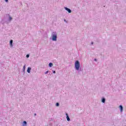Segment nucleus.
<instances>
[{
	"mask_svg": "<svg viewBox=\"0 0 126 126\" xmlns=\"http://www.w3.org/2000/svg\"><path fill=\"white\" fill-rule=\"evenodd\" d=\"M64 22H66V23H67V21H66V20H65V19H64Z\"/></svg>",
	"mask_w": 126,
	"mask_h": 126,
	"instance_id": "obj_16",
	"label": "nucleus"
},
{
	"mask_svg": "<svg viewBox=\"0 0 126 126\" xmlns=\"http://www.w3.org/2000/svg\"><path fill=\"white\" fill-rule=\"evenodd\" d=\"M23 126H27V122H26V121H24L23 123Z\"/></svg>",
	"mask_w": 126,
	"mask_h": 126,
	"instance_id": "obj_7",
	"label": "nucleus"
},
{
	"mask_svg": "<svg viewBox=\"0 0 126 126\" xmlns=\"http://www.w3.org/2000/svg\"><path fill=\"white\" fill-rule=\"evenodd\" d=\"M94 61H95V62H97V59H95Z\"/></svg>",
	"mask_w": 126,
	"mask_h": 126,
	"instance_id": "obj_21",
	"label": "nucleus"
},
{
	"mask_svg": "<svg viewBox=\"0 0 126 126\" xmlns=\"http://www.w3.org/2000/svg\"><path fill=\"white\" fill-rule=\"evenodd\" d=\"M36 113H35V114H34V116H36Z\"/></svg>",
	"mask_w": 126,
	"mask_h": 126,
	"instance_id": "obj_22",
	"label": "nucleus"
},
{
	"mask_svg": "<svg viewBox=\"0 0 126 126\" xmlns=\"http://www.w3.org/2000/svg\"><path fill=\"white\" fill-rule=\"evenodd\" d=\"M53 73H56V71H53Z\"/></svg>",
	"mask_w": 126,
	"mask_h": 126,
	"instance_id": "obj_19",
	"label": "nucleus"
},
{
	"mask_svg": "<svg viewBox=\"0 0 126 126\" xmlns=\"http://www.w3.org/2000/svg\"><path fill=\"white\" fill-rule=\"evenodd\" d=\"M6 16L9 17L8 21H11L12 20V18L9 15V14H6Z\"/></svg>",
	"mask_w": 126,
	"mask_h": 126,
	"instance_id": "obj_4",
	"label": "nucleus"
},
{
	"mask_svg": "<svg viewBox=\"0 0 126 126\" xmlns=\"http://www.w3.org/2000/svg\"><path fill=\"white\" fill-rule=\"evenodd\" d=\"M27 72L30 73L31 72V67H28L27 69Z\"/></svg>",
	"mask_w": 126,
	"mask_h": 126,
	"instance_id": "obj_5",
	"label": "nucleus"
},
{
	"mask_svg": "<svg viewBox=\"0 0 126 126\" xmlns=\"http://www.w3.org/2000/svg\"><path fill=\"white\" fill-rule=\"evenodd\" d=\"M59 106H60V103L59 102L56 103V107H59Z\"/></svg>",
	"mask_w": 126,
	"mask_h": 126,
	"instance_id": "obj_13",
	"label": "nucleus"
},
{
	"mask_svg": "<svg viewBox=\"0 0 126 126\" xmlns=\"http://www.w3.org/2000/svg\"><path fill=\"white\" fill-rule=\"evenodd\" d=\"M51 36L52 41H57V39H58V34L57 32H52Z\"/></svg>",
	"mask_w": 126,
	"mask_h": 126,
	"instance_id": "obj_1",
	"label": "nucleus"
},
{
	"mask_svg": "<svg viewBox=\"0 0 126 126\" xmlns=\"http://www.w3.org/2000/svg\"><path fill=\"white\" fill-rule=\"evenodd\" d=\"M119 108H120V112L122 113L123 112V110L124 109V108L123 107V106L120 105Z\"/></svg>",
	"mask_w": 126,
	"mask_h": 126,
	"instance_id": "obj_6",
	"label": "nucleus"
},
{
	"mask_svg": "<svg viewBox=\"0 0 126 126\" xmlns=\"http://www.w3.org/2000/svg\"><path fill=\"white\" fill-rule=\"evenodd\" d=\"M26 58H29V54L26 55Z\"/></svg>",
	"mask_w": 126,
	"mask_h": 126,
	"instance_id": "obj_15",
	"label": "nucleus"
},
{
	"mask_svg": "<svg viewBox=\"0 0 126 126\" xmlns=\"http://www.w3.org/2000/svg\"><path fill=\"white\" fill-rule=\"evenodd\" d=\"M5 2H8V0H4Z\"/></svg>",
	"mask_w": 126,
	"mask_h": 126,
	"instance_id": "obj_17",
	"label": "nucleus"
},
{
	"mask_svg": "<svg viewBox=\"0 0 126 126\" xmlns=\"http://www.w3.org/2000/svg\"><path fill=\"white\" fill-rule=\"evenodd\" d=\"M66 117H67V116H68V114L67 113H66Z\"/></svg>",
	"mask_w": 126,
	"mask_h": 126,
	"instance_id": "obj_20",
	"label": "nucleus"
},
{
	"mask_svg": "<svg viewBox=\"0 0 126 126\" xmlns=\"http://www.w3.org/2000/svg\"><path fill=\"white\" fill-rule=\"evenodd\" d=\"M25 68H26V65H24L23 66V70L24 71V73H25Z\"/></svg>",
	"mask_w": 126,
	"mask_h": 126,
	"instance_id": "obj_9",
	"label": "nucleus"
},
{
	"mask_svg": "<svg viewBox=\"0 0 126 126\" xmlns=\"http://www.w3.org/2000/svg\"><path fill=\"white\" fill-rule=\"evenodd\" d=\"M64 8L66 11L68 12V13H71V10L66 7H64Z\"/></svg>",
	"mask_w": 126,
	"mask_h": 126,
	"instance_id": "obj_3",
	"label": "nucleus"
},
{
	"mask_svg": "<svg viewBox=\"0 0 126 126\" xmlns=\"http://www.w3.org/2000/svg\"><path fill=\"white\" fill-rule=\"evenodd\" d=\"M49 67H52V66H53V63H49Z\"/></svg>",
	"mask_w": 126,
	"mask_h": 126,
	"instance_id": "obj_12",
	"label": "nucleus"
},
{
	"mask_svg": "<svg viewBox=\"0 0 126 126\" xmlns=\"http://www.w3.org/2000/svg\"><path fill=\"white\" fill-rule=\"evenodd\" d=\"M106 101V98H102L101 99V102L102 103H105V102Z\"/></svg>",
	"mask_w": 126,
	"mask_h": 126,
	"instance_id": "obj_8",
	"label": "nucleus"
},
{
	"mask_svg": "<svg viewBox=\"0 0 126 126\" xmlns=\"http://www.w3.org/2000/svg\"><path fill=\"white\" fill-rule=\"evenodd\" d=\"M93 44H94V43L93 42H91V45H93Z\"/></svg>",
	"mask_w": 126,
	"mask_h": 126,
	"instance_id": "obj_18",
	"label": "nucleus"
},
{
	"mask_svg": "<svg viewBox=\"0 0 126 126\" xmlns=\"http://www.w3.org/2000/svg\"><path fill=\"white\" fill-rule=\"evenodd\" d=\"M66 119L67 122H69L70 121V118H69V116H67L66 117Z\"/></svg>",
	"mask_w": 126,
	"mask_h": 126,
	"instance_id": "obj_10",
	"label": "nucleus"
},
{
	"mask_svg": "<svg viewBox=\"0 0 126 126\" xmlns=\"http://www.w3.org/2000/svg\"><path fill=\"white\" fill-rule=\"evenodd\" d=\"M47 73H49V71H46L45 72V74H47Z\"/></svg>",
	"mask_w": 126,
	"mask_h": 126,
	"instance_id": "obj_14",
	"label": "nucleus"
},
{
	"mask_svg": "<svg viewBox=\"0 0 126 126\" xmlns=\"http://www.w3.org/2000/svg\"><path fill=\"white\" fill-rule=\"evenodd\" d=\"M12 43H13V40H10V45L11 47H12Z\"/></svg>",
	"mask_w": 126,
	"mask_h": 126,
	"instance_id": "obj_11",
	"label": "nucleus"
},
{
	"mask_svg": "<svg viewBox=\"0 0 126 126\" xmlns=\"http://www.w3.org/2000/svg\"><path fill=\"white\" fill-rule=\"evenodd\" d=\"M75 68L76 70H79L80 68V62L78 61H76L75 62Z\"/></svg>",
	"mask_w": 126,
	"mask_h": 126,
	"instance_id": "obj_2",
	"label": "nucleus"
},
{
	"mask_svg": "<svg viewBox=\"0 0 126 126\" xmlns=\"http://www.w3.org/2000/svg\"><path fill=\"white\" fill-rule=\"evenodd\" d=\"M50 73H49L48 75H50Z\"/></svg>",
	"mask_w": 126,
	"mask_h": 126,
	"instance_id": "obj_23",
	"label": "nucleus"
}]
</instances>
